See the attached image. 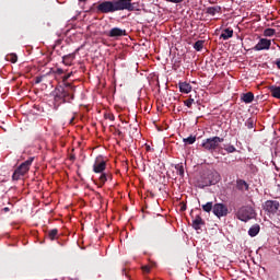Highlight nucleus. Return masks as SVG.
<instances>
[{
	"mask_svg": "<svg viewBox=\"0 0 280 280\" xmlns=\"http://www.w3.org/2000/svg\"><path fill=\"white\" fill-rule=\"evenodd\" d=\"M55 102L58 104L69 103L74 100L75 85L71 83H65V86L59 85L55 89Z\"/></svg>",
	"mask_w": 280,
	"mask_h": 280,
	"instance_id": "f257e3e1",
	"label": "nucleus"
},
{
	"mask_svg": "<svg viewBox=\"0 0 280 280\" xmlns=\"http://www.w3.org/2000/svg\"><path fill=\"white\" fill-rule=\"evenodd\" d=\"M106 171V162L104 161V158L97 156L95 159V162L93 164V172L95 174H101L98 180H100V187H104L106 185V182L113 180V174ZM105 172V173H104Z\"/></svg>",
	"mask_w": 280,
	"mask_h": 280,
	"instance_id": "f03ea898",
	"label": "nucleus"
},
{
	"mask_svg": "<svg viewBox=\"0 0 280 280\" xmlns=\"http://www.w3.org/2000/svg\"><path fill=\"white\" fill-rule=\"evenodd\" d=\"M96 12L97 14H113L117 12V7L115 4V1H110V0L98 1L96 5Z\"/></svg>",
	"mask_w": 280,
	"mask_h": 280,
	"instance_id": "7ed1b4c3",
	"label": "nucleus"
},
{
	"mask_svg": "<svg viewBox=\"0 0 280 280\" xmlns=\"http://www.w3.org/2000/svg\"><path fill=\"white\" fill-rule=\"evenodd\" d=\"M220 143H224V138H220L218 136L212 137V138H207L202 141L201 147L207 151V152H215L218 148H220Z\"/></svg>",
	"mask_w": 280,
	"mask_h": 280,
	"instance_id": "20e7f679",
	"label": "nucleus"
},
{
	"mask_svg": "<svg viewBox=\"0 0 280 280\" xmlns=\"http://www.w3.org/2000/svg\"><path fill=\"white\" fill-rule=\"evenodd\" d=\"M32 163H34V158H30L28 160H26L25 162H23L13 173L12 178L13 180H21V178H23V176H25V174L27 172H30V167L32 166Z\"/></svg>",
	"mask_w": 280,
	"mask_h": 280,
	"instance_id": "39448f33",
	"label": "nucleus"
},
{
	"mask_svg": "<svg viewBox=\"0 0 280 280\" xmlns=\"http://www.w3.org/2000/svg\"><path fill=\"white\" fill-rule=\"evenodd\" d=\"M236 218L241 220V222H248V220L255 218V209L250 206H243L236 212Z\"/></svg>",
	"mask_w": 280,
	"mask_h": 280,
	"instance_id": "423d86ee",
	"label": "nucleus"
},
{
	"mask_svg": "<svg viewBox=\"0 0 280 280\" xmlns=\"http://www.w3.org/2000/svg\"><path fill=\"white\" fill-rule=\"evenodd\" d=\"M117 12L127 10L128 12H135V3L132 0H114Z\"/></svg>",
	"mask_w": 280,
	"mask_h": 280,
	"instance_id": "0eeeda50",
	"label": "nucleus"
},
{
	"mask_svg": "<svg viewBox=\"0 0 280 280\" xmlns=\"http://www.w3.org/2000/svg\"><path fill=\"white\" fill-rule=\"evenodd\" d=\"M262 209L270 215H275V214H277V211H279V209H280V203L277 200H267L262 205Z\"/></svg>",
	"mask_w": 280,
	"mask_h": 280,
	"instance_id": "6e6552de",
	"label": "nucleus"
},
{
	"mask_svg": "<svg viewBox=\"0 0 280 280\" xmlns=\"http://www.w3.org/2000/svg\"><path fill=\"white\" fill-rule=\"evenodd\" d=\"M212 213H214L217 218H224L229 215V208L224 203H215Z\"/></svg>",
	"mask_w": 280,
	"mask_h": 280,
	"instance_id": "1a4fd4ad",
	"label": "nucleus"
},
{
	"mask_svg": "<svg viewBox=\"0 0 280 280\" xmlns=\"http://www.w3.org/2000/svg\"><path fill=\"white\" fill-rule=\"evenodd\" d=\"M270 45H272V42L267 38H260L259 42L254 47L255 51H264L270 49Z\"/></svg>",
	"mask_w": 280,
	"mask_h": 280,
	"instance_id": "9d476101",
	"label": "nucleus"
},
{
	"mask_svg": "<svg viewBox=\"0 0 280 280\" xmlns=\"http://www.w3.org/2000/svg\"><path fill=\"white\" fill-rule=\"evenodd\" d=\"M107 36H109V38H120L121 36H127L126 30H121L119 27H113Z\"/></svg>",
	"mask_w": 280,
	"mask_h": 280,
	"instance_id": "9b49d317",
	"label": "nucleus"
},
{
	"mask_svg": "<svg viewBox=\"0 0 280 280\" xmlns=\"http://www.w3.org/2000/svg\"><path fill=\"white\" fill-rule=\"evenodd\" d=\"M200 226H205V220L198 214L192 219V229L200 231Z\"/></svg>",
	"mask_w": 280,
	"mask_h": 280,
	"instance_id": "f8f14e48",
	"label": "nucleus"
},
{
	"mask_svg": "<svg viewBox=\"0 0 280 280\" xmlns=\"http://www.w3.org/2000/svg\"><path fill=\"white\" fill-rule=\"evenodd\" d=\"M206 14H210V16H215V14H222V7L220 5L208 7L206 9Z\"/></svg>",
	"mask_w": 280,
	"mask_h": 280,
	"instance_id": "ddd939ff",
	"label": "nucleus"
},
{
	"mask_svg": "<svg viewBox=\"0 0 280 280\" xmlns=\"http://www.w3.org/2000/svg\"><path fill=\"white\" fill-rule=\"evenodd\" d=\"M236 189H238V191H248L249 185L244 179H237L236 180Z\"/></svg>",
	"mask_w": 280,
	"mask_h": 280,
	"instance_id": "4468645a",
	"label": "nucleus"
},
{
	"mask_svg": "<svg viewBox=\"0 0 280 280\" xmlns=\"http://www.w3.org/2000/svg\"><path fill=\"white\" fill-rule=\"evenodd\" d=\"M73 60H75V54H69V55H65L62 57V62L63 65H66L67 67H71Z\"/></svg>",
	"mask_w": 280,
	"mask_h": 280,
	"instance_id": "2eb2a0df",
	"label": "nucleus"
},
{
	"mask_svg": "<svg viewBox=\"0 0 280 280\" xmlns=\"http://www.w3.org/2000/svg\"><path fill=\"white\" fill-rule=\"evenodd\" d=\"M241 100L245 104H253V101L255 100V94H253V92H247V93L242 95Z\"/></svg>",
	"mask_w": 280,
	"mask_h": 280,
	"instance_id": "dca6fc26",
	"label": "nucleus"
},
{
	"mask_svg": "<svg viewBox=\"0 0 280 280\" xmlns=\"http://www.w3.org/2000/svg\"><path fill=\"white\" fill-rule=\"evenodd\" d=\"M268 89L272 97H276V100H280V86L270 85Z\"/></svg>",
	"mask_w": 280,
	"mask_h": 280,
	"instance_id": "f3484780",
	"label": "nucleus"
},
{
	"mask_svg": "<svg viewBox=\"0 0 280 280\" xmlns=\"http://www.w3.org/2000/svg\"><path fill=\"white\" fill-rule=\"evenodd\" d=\"M180 93H191V84L187 82H179L178 84Z\"/></svg>",
	"mask_w": 280,
	"mask_h": 280,
	"instance_id": "a211bd4d",
	"label": "nucleus"
},
{
	"mask_svg": "<svg viewBox=\"0 0 280 280\" xmlns=\"http://www.w3.org/2000/svg\"><path fill=\"white\" fill-rule=\"evenodd\" d=\"M220 38H222L223 40H229V38H233V28L223 30Z\"/></svg>",
	"mask_w": 280,
	"mask_h": 280,
	"instance_id": "6ab92c4d",
	"label": "nucleus"
},
{
	"mask_svg": "<svg viewBox=\"0 0 280 280\" xmlns=\"http://www.w3.org/2000/svg\"><path fill=\"white\" fill-rule=\"evenodd\" d=\"M259 231H260L259 224H255V225H253V226L248 230V235H249L250 237H257V235H259Z\"/></svg>",
	"mask_w": 280,
	"mask_h": 280,
	"instance_id": "aec40b11",
	"label": "nucleus"
},
{
	"mask_svg": "<svg viewBox=\"0 0 280 280\" xmlns=\"http://www.w3.org/2000/svg\"><path fill=\"white\" fill-rule=\"evenodd\" d=\"M47 237H48V240H50V242L58 240V229L49 230L47 233Z\"/></svg>",
	"mask_w": 280,
	"mask_h": 280,
	"instance_id": "412c9836",
	"label": "nucleus"
},
{
	"mask_svg": "<svg viewBox=\"0 0 280 280\" xmlns=\"http://www.w3.org/2000/svg\"><path fill=\"white\" fill-rule=\"evenodd\" d=\"M255 124H257V119L255 117H250L245 121V126L248 130H253V128H255Z\"/></svg>",
	"mask_w": 280,
	"mask_h": 280,
	"instance_id": "4be33fe9",
	"label": "nucleus"
},
{
	"mask_svg": "<svg viewBox=\"0 0 280 280\" xmlns=\"http://www.w3.org/2000/svg\"><path fill=\"white\" fill-rule=\"evenodd\" d=\"M202 207V210L206 211V213H211V211H213V203L212 201H209L205 205L201 206Z\"/></svg>",
	"mask_w": 280,
	"mask_h": 280,
	"instance_id": "5701e85b",
	"label": "nucleus"
},
{
	"mask_svg": "<svg viewBox=\"0 0 280 280\" xmlns=\"http://www.w3.org/2000/svg\"><path fill=\"white\" fill-rule=\"evenodd\" d=\"M175 170L182 178L185 176V167L183 166V163L176 164Z\"/></svg>",
	"mask_w": 280,
	"mask_h": 280,
	"instance_id": "b1692460",
	"label": "nucleus"
},
{
	"mask_svg": "<svg viewBox=\"0 0 280 280\" xmlns=\"http://www.w3.org/2000/svg\"><path fill=\"white\" fill-rule=\"evenodd\" d=\"M205 47V40H197L195 44H194V49L196 51H202Z\"/></svg>",
	"mask_w": 280,
	"mask_h": 280,
	"instance_id": "393cba45",
	"label": "nucleus"
},
{
	"mask_svg": "<svg viewBox=\"0 0 280 280\" xmlns=\"http://www.w3.org/2000/svg\"><path fill=\"white\" fill-rule=\"evenodd\" d=\"M186 145H194L196 143V136H189L188 138L183 139Z\"/></svg>",
	"mask_w": 280,
	"mask_h": 280,
	"instance_id": "a878e982",
	"label": "nucleus"
},
{
	"mask_svg": "<svg viewBox=\"0 0 280 280\" xmlns=\"http://www.w3.org/2000/svg\"><path fill=\"white\" fill-rule=\"evenodd\" d=\"M5 60L14 65L15 62H18L19 57L16 56V54H10V55H7Z\"/></svg>",
	"mask_w": 280,
	"mask_h": 280,
	"instance_id": "bb28decb",
	"label": "nucleus"
},
{
	"mask_svg": "<svg viewBox=\"0 0 280 280\" xmlns=\"http://www.w3.org/2000/svg\"><path fill=\"white\" fill-rule=\"evenodd\" d=\"M277 34V30L275 28H266L264 31V36L266 37H271V36H275Z\"/></svg>",
	"mask_w": 280,
	"mask_h": 280,
	"instance_id": "cd10ccee",
	"label": "nucleus"
},
{
	"mask_svg": "<svg viewBox=\"0 0 280 280\" xmlns=\"http://www.w3.org/2000/svg\"><path fill=\"white\" fill-rule=\"evenodd\" d=\"M224 150L228 154H233V152H237V149L234 145H228L226 148H224Z\"/></svg>",
	"mask_w": 280,
	"mask_h": 280,
	"instance_id": "c85d7f7f",
	"label": "nucleus"
},
{
	"mask_svg": "<svg viewBox=\"0 0 280 280\" xmlns=\"http://www.w3.org/2000/svg\"><path fill=\"white\" fill-rule=\"evenodd\" d=\"M194 98H188L186 101H184L185 106H187V108H191L192 104H194Z\"/></svg>",
	"mask_w": 280,
	"mask_h": 280,
	"instance_id": "c756f323",
	"label": "nucleus"
},
{
	"mask_svg": "<svg viewBox=\"0 0 280 280\" xmlns=\"http://www.w3.org/2000/svg\"><path fill=\"white\" fill-rule=\"evenodd\" d=\"M105 119H109V121H115V115L107 113L105 114Z\"/></svg>",
	"mask_w": 280,
	"mask_h": 280,
	"instance_id": "7c9ffc66",
	"label": "nucleus"
},
{
	"mask_svg": "<svg viewBox=\"0 0 280 280\" xmlns=\"http://www.w3.org/2000/svg\"><path fill=\"white\" fill-rule=\"evenodd\" d=\"M70 78H71V74L63 75V78H62L63 85H61V86H65V84H69V82H67V80H69Z\"/></svg>",
	"mask_w": 280,
	"mask_h": 280,
	"instance_id": "2f4dec72",
	"label": "nucleus"
},
{
	"mask_svg": "<svg viewBox=\"0 0 280 280\" xmlns=\"http://www.w3.org/2000/svg\"><path fill=\"white\" fill-rule=\"evenodd\" d=\"M167 3H183L185 0H165Z\"/></svg>",
	"mask_w": 280,
	"mask_h": 280,
	"instance_id": "473e14b6",
	"label": "nucleus"
},
{
	"mask_svg": "<svg viewBox=\"0 0 280 280\" xmlns=\"http://www.w3.org/2000/svg\"><path fill=\"white\" fill-rule=\"evenodd\" d=\"M55 73H57V75H62V73H65V70H62V68H57Z\"/></svg>",
	"mask_w": 280,
	"mask_h": 280,
	"instance_id": "72a5a7b5",
	"label": "nucleus"
},
{
	"mask_svg": "<svg viewBox=\"0 0 280 280\" xmlns=\"http://www.w3.org/2000/svg\"><path fill=\"white\" fill-rule=\"evenodd\" d=\"M40 82H43V77H36L35 84H40Z\"/></svg>",
	"mask_w": 280,
	"mask_h": 280,
	"instance_id": "f704fd0d",
	"label": "nucleus"
},
{
	"mask_svg": "<svg viewBox=\"0 0 280 280\" xmlns=\"http://www.w3.org/2000/svg\"><path fill=\"white\" fill-rule=\"evenodd\" d=\"M116 135L118 137H124V132H121V130H119V129H116Z\"/></svg>",
	"mask_w": 280,
	"mask_h": 280,
	"instance_id": "c9c22d12",
	"label": "nucleus"
},
{
	"mask_svg": "<svg viewBox=\"0 0 280 280\" xmlns=\"http://www.w3.org/2000/svg\"><path fill=\"white\" fill-rule=\"evenodd\" d=\"M205 183H206V187H209V185H213V180L211 179H208Z\"/></svg>",
	"mask_w": 280,
	"mask_h": 280,
	"instance_id": "e433bc0d",
	"label": "nucleus"
},
{
	"mask_svg": "<svg viewBox=\"0 0 280 280\" xmlns=\"http://www.w3.org/2000/svg\"><path fill=\"white\" fill-rule=\"evenodd\" d=\"M142 270H143V272H150V267L149 266H144V267H142Z\"/></svg>",
	"mask_w": 280,
	"mask_h": 280,
	"instance_id": "4c0bfd02",
	"label": "nucleus"
},
{
	"mask_svg": "<svg viewBox=\"0 0 280 280\" xmlns=\"http://www.w3.org/2000/svg\"><path fill=\"white\" fill-rule=\"evenodd\" d=\"M180 211H187V206H186V205H183V206L180 207Z\"/></svg>",
	"mask_w": 280,
	"mask_h": 280,
	"instance_id": "58836bf2",
	"label": "nucleus"
},
{
	"mask_svg": "<svg viewBox=\"0 0 280 280\" xmlns=\"http://www.w3.org/2000/svg\"><path fill=\"white\" fill-rule=\"evenodd\" d=\"M276 65H277L278 69H280V59L276 60Z\"/></svg>",
	"mask_w": 280,
	"mask_h": 280,
	"instance_id": "ea45409f",
	"label": "nucleus"
},
{
	"mask_svg": "<svg viewBox=\"0 0 280 280\" xmlns=\"http://www.w3.org/2000/svg\"><path fill=\"white\" fill-rule=\"evenodd\" d=\"M70 161H75V155H71Z\"/></svg>",
	"mask_w": 280,
	"mask_h": 280,
	"instance_id": "a19ab883",
	"label": "nucleus"
},
{
	"mask_svg": "<svg viewBox=\"0 0 280 280\" xmlns=\"http://www.w3.org/2000/svg\"><path fill=\"white\" fill-rule=\"evenodd\" d=\"M75 118L74 117H72L71 119H70V124H73V120H74Z\"/></svg>",
	"mask_w": 280,
	"mask_h": 280,
	"instance_id": "79ce46f5",
	"label": "nucleus"
},
{
	"mask_svg": "<svg viewBox=\"0 0 280 280\" xmlns=\"http://www.w3.org/2000/svg\"><path fill=\"white\" fill-rule=\"evenodd\" d=\"M4 211H5V212L10 211V208H4Z\"/></svg>",
	"mask_w": 280,
	"mask_h": 280,
	"instance_id": "37998d69",
	"label": "nucleus"
},
{
	"mask_svg": "<svg viewBox=\"0 0 280 280\" xmlns=\"http://www.w3.org/2000/svg\"><path fill=\"white\" fill-rule=\"evenodd\" d=\"M79 1L82 3V2H84V1H86V0H79Z\"/></svg>",
	"mask_w": 280,
	"mask_h": 280,
	"instance_id": "c03bdc74",
	"label": "nucleus"
}]
</instances>
